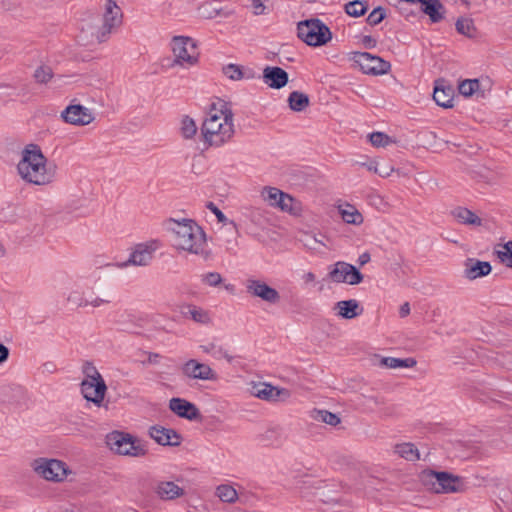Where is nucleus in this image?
<instances>
[{
  "instance_id": "1",
  "label": "nucleus",
  "mask_w": 512,
  "mask_h": 512,
  "mask_svg": "<svg viewBox=\"0 0 512 512\" xmlns=\"http://www.w3.org/2000/svg\"><path fill=\"white\" fill-rule=\"evenodd\" d=\"M17 171L25 182L45 186L54 182L56 165L48 163L38 145L30 144L22 151V157L17 164Z\"/></svg>"
},
{
  "instance_id": "2",
  "label": "nucleus",
  "mask_w": 512,
  "mask_h": 512,
  "mask_svg": "<svg viewBox=\"0 0 512 512\" xmlns=\"http://www.w3.org/2000/svg\"><path fill=\"white\" fill-rule=\"evenodd\" d=\"M203 141L209 146L220 147L234 135L233 112L224 103L220 109L213 107L201 126Z\"/></svg>"
},
{
  "instance_id": "3",
  "label": "nucleus",
  "mask_w": 512,
  "mask_h": 512,
  "mask_svg": "<svg viewBox=\"0 0 512 512\" xmlns=\"http://www.w3.org/2000/svg\"><path fill=\"white\" fill-rule=\"evenodd\" d=\"M170 222L173 224L171 230L174 233L177 249L199 255L205 260L210 258L211 252L206 249V234L194 220L183 219L177 221L170 219Z\"/></svg>"
},
{
  "instance_id": "4",
  "label": "nucleus",
  "mask_w": 512,
  "mask_h": 512,
  "mask_svg": "<svg viewBox=\"0 0 512 512\" xmlns=\"http://www.w3.org/2000/svg\"><path fill=\"white\" fill-rule=\"evenodd\" d=\"M419 480L428 491L435 494L463 493L467 489L463 477L445 471L423 470Z\"/></svg>"
},
{
  "instance_id": "5",
  "label": "nucleus",
  "mask_w": 512,
  "mask_h": 512,
  "mask_svg": "<svg viewBox=\"0 0 512 512\" xmlns=\"http://www.w3.org/2000/svg\"><path fill=\"white\" fill-rule=\"evenodd\" d=\"M30 466L37 477L54 484L64 483L74 474L66 462L56 458L39 457Z\"/></svg>"
},
{
  "instance_id": "6",
  "label": "nucleus",
  "mask_w": 512,
  "mask_h": 512,
  "mask_svg": "<svg viewBox=\"0 0 512 512\" xmlns=\"http://www.w3.org/2000/svg\"><path fill=\"white\" fill-rule=\"evenodd\" d=\"M171 48L174 56L172 66L189 68L198 63L197 44L191 37L174 36L171 41Z\"/></svg>"
},
{
  "instance_id": "7",
  "label": "nucleus",
  "mask_w": 512,
  "mask_h": 512,
  "mask_svg": "<svg viewBox=\"0 0 512 512\" xmlns=\"http://www.w3.org/2000/svg\"><path fill=\"white\" fill-rule=\"evenodd\" d=\"M297 35L310 46L326 44L332 37L329 28L319 19H308L298 23Z\"/></svg>"
},
{
  "instance_id": "8",
  "label": "nucleus",
  "mask_w": 512,
  "mask_h": 512,
  "mask_svg": "<svg viewBox=\"0 0 512 512\" xmlns=\"http://www.w3.org/2000/svg\"><path fill=\"white\" fill-rule=\"evenodd\" d=\"M110 449L119 455L142 457L147 453L145 445L128 433L112 432L107 436Z\"/></svg>"
},
{
  "instance_id": "9",
  "label": "nucleus",
  "mask_w": 512,
  "mask_h": 512,
  "mask_svg": "<svg viewBox=\"0 0 512 512\" xmlns=\"http://www.w3.org/2000/svg\"><path fill=\"white\" fill-rule=\"evenodd\" d=\"M122 21L123 12L116 1L105 0L102 6V25L95 33L97 41L99 43L106 41L109 35L121 26Z\"/></svg>"
},
{
  "instance_id": "10",
  "label": "nucleus",
  "mask_w": 512,
  "mask_h": 512,
  "mask_svg": "<svg viewBox=\"0 0 512 512\" xmlns=\"http://www.w3.org/2000/svg\"><path fill=\"white\" fill-rule=\"evenodd\" d=\"M160 246L161 243L159 240H150L145 243L136 244L126 261L117 264H107V266H115L118 268H125L130 265L147 266L153 260L154 253Z\"/></svg>"
},
{
  "instance_id": "11",
  "label": "nucleus",
  "mask_w": 512,
  "mask_h": 512,
  "mask_svg": "<svg viewBox=\"0 0 512 512\" xmlns=\"http://www.w3.org/2000/svg\"><path fill=\"white\" fill-rule=\"evenodd\" d=\"M351 59L365 74L383 75L391 69V64L388 61L368 52H354Z\"/></svg>"
},
{
  "instance_id": "12",
  "label": "nucleus",
  "mask_w": 512,
  "mask_h": 512,
  "mask_svg": "<svg viewBox=\"0 0 512 512\" xmlns=\"http://www.w3.org/2000/svg\"><path fill=\"white\" fill-rule=\"evenodd\" d=\"M328 277L336 283L357 285L363 281V274L352 264L339 261L329 271Z\"/></svg>"
},
{
  "instance_id": "13",
  "label": "nucleus",
  "mask_w": 512,
  "mask_h": 512,
  "mask_svg": "<svg viewBox=\"0 0 512 512\" xmlns=\"http://www.w3.org/2000/svg\"><path fill=\"white\" fill-rule=\"evenodd\" d=\"M249 393L256 398L266 401H285L291 396L288 389L279 388L265 382H251Z\"/></svg>"
},
{
  "instance_id": "14",
  "label": "nucleus",
  "mask_w": 512,
  "mask_h": 512,
  "mask_svg": "<svg viewBox=\"0 0 512 512\" xmlns=\"http://www.w3.org/2000/svg\"><path fill=\"white\" fill-rule=\"evenodd\" d=\"M80 389L81 394L86 401L91 402L98 408L102 407L107 393V385L104 379L95 381H82L80 384Z\"/></svg>"
},
{
  "instance_id": "15",
  "label": "nucleus",
  "mask_w": 512,
  "mask_h": 512,
  "mask_svg": "<svg viewBox=\"0 0 512 512\" xmlns=\"http://www.w3.org/2000/svg\"><path fill=\"white\" fill-rule=\"evenodd\" d=\"M247 293L268 303H277L280 300L279 292L267 285L264 281L249 278L245 282Z\"/></svg>"
},
{
  "instance_id": "16",
  "label": "nucleus",
  "mask_w": 512,
  "mask_h": 512,
  "mask_svg": "<svg viewBox=\"0 0 512 512\" xmlns=\"http://www.w3.org/2000/svg\"><path fill=\"white\" fill-rule=\"evenodd\" d=\"M61 118L69 124L76 126H85L94 120L90 109L80 105H69L61 112Z\"/></svg>"
},
{
  "instance_id": "17",
  "label": "nucleus",
  "mask_w": 512,
  "mask_h": 512,
  "mask_svg": "<svg viewBox=\"0 0 512 512\" xmlns=\"http://www.w3.org/2000/svg\"><path fill=\"white\" fill-rule=\"evenodd\" d=\"M261 195L270 206L277 207L282 211L292 209L293 198L276 187H264Z\"/></svg>"
},
{
  "instance_id": "18",
  "label": "nucleus",
  "mask_w": 512,
  "mask_h": 512,
  "mask_svg": "<svg viewBox=\"0 0 512 512\" xmlns=\"http://www.w3.org/2000/svg\"><path fill=\"white\" fill-rule=\"evenodd\" d=\"M169 408L178 417L190 421L196 420L200 416L199 409L196 405L182 398H172L169 401Z\"/></svg>"
},
{
  "instance_id": "19",
  "label": "nucleus",
  "mask_w": 512,
  "mask_h": 512,
  "mask_svg": "<svg viewBox=\"0 0 512 512\" xmlns=\"http://www.w3.org/2000/svg\"><path fill=\"white\" fill-rule=\"evenodd\" d=\"M263 82L272 89H281L288 83V73L277 66H267L263 70Z\"/></svg>"
},
{
  "instance_id": "20",
  "label": "nucleus",
  "mask_w": 512,
  "mask_h": 512,
  "mask_svg": "<svg viewBox=\"0 0 512 512\" xmlns=\"http://www.w3.org/2000/svg\"><path fill=\"white\" fill-rule=\"evenodd\" d=\"M149 435L160 445L178 446L181 443V437L175 430L162 426L151 427Z\"/></svg>"
},
{
  "instance_id": "21",
  "label": "nucleus",
  "mask_w": 512,
  "mask_h": 512,
  "mask_svg": "<svg viewBox=\"0 0 512 512\" xmlns=\"http://www.w3.org/2000/svg\"><path fill=\"white\" fill-rule=\"evenodd\" d=\"M186 375L193 379L201 380H216V374L207 364L200 363L196 360H191L186 363L184 367Z\"/></svg>"
},
{
  "instance_id": "22",
  "label": "nucleus",
  "mask_w": 512,
  "mask_h": 512,
  "mask_svg": "<svg viewBox=\"0 0 512 512\" xmlns=\"http://www.w3.org/2000/svg\"><path fill=\"white\" fill-rule=\"evenodd\" d=\"M158 498L171 501L183 497L185 490L173 481H160L155 487Z\"/></svg>"
},
{
  "instance_id": "23",
  "label": "nucleus",
  "mask_w": 512,
  "mask_h": 512,
  "mask_svg": "<svg viewBox=\"0 0 512 512\" xmlns=\"http://www.w3.org/2000/svg\"><path fill=\"white\" fill-rule=\"evenodd\" d=\"M198 14L203 19H213L217 16L228 18L234 14V11L230 9H224L219 6V1L212 0L202 3L198 7Z\"/></svg>"
},
{
  "instance_id": "24",
  "label": "nucleus",
  "mask_w": 512,
  "mask_h": 512,
  "mask_svg": "<svg viewBox=\"0 0 512 512\" xmlns=\"http://www.w3.org/2000/svg\"><path fill=\"white\" fill-rule=\"evenodd\" d=\"M492 266L487 261H480L469 258L465 262L464 275L469 280L487 276L491 273Z\"/></svg>"
},
{
  "instance_id": "25",
  "label": "nucleus",
  "mask_w": 512,
  "mask_h": 512,
  "mask_svg": "<svg viewBox=\"0 0 512 512\" xmlns=\"http://www.w3.org/2000/svg\"><path fill=\"white\" fill-rule=\"evenodd\" d=\"M334 309L337 310V315L343 319H354L363 312V308L355 299L339 301L335 304Z\"/></svg>"
},
{
  "instance_id": "26",
  "label": "nucleus",
  "mask_w": 512,
  "mask_h": 512,
  "mask_svg": "<svg viewBox=\"0 0 512 512\" xmlns=\"http://www.w3.org/2000/svg\"><path fill=\"white\" fill-rule=\"evenodd\" d=\"M421 10L429 16L431 22L438 23L444 18L445 9L440 0H419Z\"/></svg>"
},
{
  "instance_id": "27",
  "label": "nucleus",
  "mask_w": 512,
  "mask_h": 512,
  "mask_svg": "<svg viewBox=\"0 0 512 512\" xmlns=\"http://www.w3.org/2000/svg\"><path fill=\"white\" fill-rule=\"evenodd\" d=\"M451 214L460 224L469 226L482 225V219L468 208L456 207L452 210Z\"/></svg>"
},
{
  "instance_id": "28",
  "label": "nucleus",
  "mask_w": 512,
  "mask_h": 512,
  "mask_svg": "<svg viewBox=\"0 0 512 512\" xmlns=\"http://www.w3.org/2000/svg\"><path fill=\"white\" fill-rule=\"evenodd\" d=\"M480 178L489 185H497L507 178V172L504 167L496 166L494 168H483L479 173Z\"/></svg>"
},
{
  "instance_id": "29",
  "label": "nucleus",
  "mask_w": 512,
  "mask_h": 512,
  "mask_svg": "<svg viewBox=\"0 0 512 512\" xmlns=\"http://www.w3.org/2000/svg\"><path fill=\"white\" fill-rule=\"evenodd\" d=\"M222 72L233 81L255 78V73L251 69L243 70L242 66L232 63L223 66Z\"/></svg>"
},
{
  "instance_id": "30",
  "label": "nucleus",
  "mask_w": 512,
  "mask_h": 512,
  "mask_svg": "<svg viewBox=\"0 0 512 512\" xmlns=\"http://www.w3.org/2000/svg\"><path fill=\"white\" fill-rule=\"evenodd\" d=\"M454 90L452 87H440L438 85L434 88L433 99L437 105L443 108H451L453 106Z\"/></svg>"
},
{
  "instance_id": "31",
  "label": "nucleus",
  "mask_w": 512,
  "mask_h": 512,
  "mask_svg": "<svg viewBox=\"0 0 512 512\" xmlns=\"http://www.w3.org/2000/svg\"><path fill=\"white\" fill-rule=\"evenodd\" d=\"M310 418L316 422L325 423L330 426H337L340 424V417L325 409H313L310 411Z\"/></svg>"
},
{
  "instance_id": "32",
  "label": "nucleus",
  "mask_w": 512,
  "mask_h": 512,
  "mask_svg": "<svg viewBox=\"0 0 512 512\" xmlns=\"http://www.w3.org/2000/svg\"><path fill=\"white\" fill-rule=\"evenodd\" d=\"M339 213L347 224L360 225L363 223L362 214L351 204L340 205Z\"/></svg>"
},
{
  "instance_id": "33",
  "label": "nucleus",
  "mask_w": 512,
  "mask_h": 512,
  "mask_svg": "<svg viewBox=\"0 0 512 512\" xmlns=\"http://www.w3.org/2000/svg\"><path fill=\"white\" fill-rule=\"evenodd\" d=\"M380 366L390 368V369H399V368H412L416 365L417 361L412 358H395V357H383L378 360Z\"/></svg>"
},
{
  "instance_id": "34",
  "label": "nucleus",
  "mask_w": 512,
  "mask_h": 512,
  "mask_svg": "<svg viewBox=\"0 0 512 512\" xmlns=\"http://www.w3.org/2000/svg\"><path fill=\"white\" fill-rule=\"evenodd\" d=\"M309 97L303 92L293 91L288 97L289 108L296 112H301L309 106Z\"/></svg>"
},
{
  "instance_id": "35",
  "label": "nucleus",
  "mask_w": 512,
  "mask_h": 512,
  "mask_svg": "<svg viewBox=\"0 0 512 512\" xmlns=\"http://www.w3.org/2000/svg\"><path fill=\"white\" fill-rule=\"evenodd\" d=\"M215 495L225 503H235L238 500V492L231 484H221L215 489Z\"/></svg>"
},
{
  "instance_id": "36",
  "label": "nucleus",
  "mask_w": 512,
  "mask_h": 512,
  "mask_svg": "<svg viewBox=\"0 0 512 512\" xmlns=\"http://www.w3.org/2000/svg\"><path fill=\"white\" fill-rule=\"evenodd\" d=\"M394 453L408 461L419 460L418 449L412 443H400L394 446Z\"/></svg>"
},
{
  "instance_id": "37",
  "label": "nucleus",
  "mask_w": 512,
  "mask_h": 512,
  "mask_svg": "<svg viewBox=\"0 0 512 512\" xmlns=\"http://www.w3.org/2000/svg\"><path fill=\"white\" fill-rule=\"evenodd\" d=\"M182 314L185 316H190L195 322L201 324H207L210 322L209 313L195 305H187L182 310Z\"/></svg>"
},
{
  "instance_id": "38",
  "label": "nucleus",
  "mask_w": 512,
  "mask_h": 512,
  "mask_svg": "<svg viewBox=\"0 0 512 512\" xmlns=\"http://www.w3.org/2000/svg\"><path fill=\"white\" fill-rule=\"evenodd\" d=\"M344 10L351 17H360L367 12L368 4L365 1L353 0L345 4Z\"/></svg>"
},
{
  "instance_id": "39",
  "label": "nucleus",
  "mask_w": 512,
  "mask_h": 512,
  "mask_svg": "<svg viewBox=\"0 0 512 512\" xmlns=\"http://www.w3.org/2000/svg\"><path fill=\"white\" fill-rule=\"evenodd\" d=\"M455 26L458 33L463 34L469 38L475 36L476 29L472 19L461 17L456 21Z\"/></svg>"
},
{
  "instance_id": "40",
  "label": "nucleus",
  "mask_w": 512,
  "mask_h": 512,
  "mask_svg": "<svg viewBox=\"0 0 512 512\" xmlns=\"http://www.w3.org/2000/svg\"><path fill=\"white\" fill-rule=\"evenodd\" d=\"M141 318L137 317L133 313H124L120 316V319L117 321L119 327L124 331H130L135 327L140 326L139 322Z\"/></svg>"
},
{
  "instance_id": "41",
  "label": "nucleus",
  "mask_w": 512,
  "mask_h": 512,
  "mask_svg": "<svg viewBox=\"0 0 512 512\" xmlns=\"http://www.w3.org/2000/svg\"><path fill=\"white\" fill-rule=\"evenodd\" d=\"M197 130V125L191 117L184 116L182 118L180 131L183 138L192 139L196 135Z\"/></svg>"
},
{
  "instance_id": "42",
  "label": "nucleus",
  "mask_w": 512,
  "mask_h": 512,
  "mask_svg": "<svg viewBox=\"0 0 512 512\" xmlns=\"http://www.w3.org/2000/svg\"><path fill=\"white\" fill-rule=\"evenodd\" d=\"M479 87L480 82L478 79H466L459 84L458 90L461 95L469 97L474 94Z\"/></svg>"
},
{
  "instance_id": "43",
  "label": "nucleus",
  "mask_w": 512,
  "mask_h": 512,
  "mask_svg": "<svg viewBox=\"0 0 512 512\" xmlns=\"http://www.w3.org/2000/svg\"><path fill=\"white\" fill-rule=\"evenodd\" d=\"M497 258L508 268H512V241H508L503 245L502 250H497Z\"/></svg>"
},
{
  "instance_id": "44",
  "label": "nucleus",
  "mask_w": 512,
  "mask_h": 512,
  "mask_svg": "<svg viewBox=\"0 0 512 512\" xmlns=\"http://www.w3.org/2000/svg\"><path fill=\"white\" fill-rule=\"evenodd\" d=\"M34 79L39 84H46L53 77L52 68L48 65H40L34 71Z\"/></svg>"
},
{
  "instance_id": "45",
  "label": "nucleus",
  "mask_w": 512,
  "mask_h": 512,
  "mask_svg": "<svg viewBox=\"0 0 512 512\" xmlns=\"http://www.w3.org/2000/svg\"><path fill=\"white\" fill-rule=\"evenodd\" d=\"M112 303V297L107 296L106 298L102 297H94L92 299H80L79 303H75L78 307H87L92 306L94 308H98L103 305H109Z\"/></svg>"
},
{
  "instance_id": "46",
  "label": "nucleus",
  "mask_w": 512,
  "mask_h": 512,
  "mask_svg": "<svg viewBox=\"0 0 512 512\" xmlns=\"http://www.w3.org/2000/svg\"><path fill=\"white\" fill-rule=\"evenodd\" d=\"M82 372L84 374V378L82 381H95L103 379L100 372L92 363H84L82 366Z\"/></svg>"
},
{
  "instance_id": "47",
  "label": "nucleus",
  "mask_w": 512,
  "mask_h": 512,
  "mask_svg": "<svg viewBox=\"0 0 512 512\" xmlns=\"http://www.w3.org/2000/svg\"><path fill=\"white\" fill-rule=\"evenodd\" d=\"M368 137L374 147H385L392 143L391 138L383 132H373Z\"/></svg>"
},
{
  "instance_id": "48",
  "label": "nucleus",
  "mask_w": 512,
  "mask_h": 512,
  "mask_svg": "<svg viewBox=\"0 0 512 512\" xmlns=\"http://www.w3.org/2000/svg\"><path fill=\"white\" fill-rule=\"evenodd\" d=\"M386 17V10L385 8L378 6L375 9L370 12L368 15L366 21L369 25L375 26L381 23Z\"/></svg>"
},
{
  "instance_id": "49",
  "label": "nucleus",
  "mask_w": 512,
  "mask_h": 512,
  "mask_svg": "<svg viewBox=\"0 0 512 512\" xmlns=\"http://www.w3.org/2000/svg\"><path fill=\"white\" fill-rule=\"evenodd\" d=\"M201 277L202 282L210 287H217L223 281L221 274L218 272H208Z\"/></svg>"
},
{
  "instance_id": "50",
  "label": "nucleus",
  "mask_w": 512,
  "mask_h": 512,
  "mask_svg": "<svg viewBox=\"0 0 512 512\" xmlns=\"http://www.w3.org/2000/svg\"><path fill=\"white\" fill-rule=\"evenodd\" d=\"M206 207L216 216L219 222L226 223L228 221L225 214L213 202H207Z\"/></svg>"
},
{
  "instance_id": "51",
  "label": "nucleus",
  "mask_w": 512,
  "mask_h": 512,
  "mask_svg": "<svg viewBox=\"0 0 512 512\" xmlns=\"http://www.w3.org/2000/svg\"><path fill=\"white\" fill-rule=\"evenodd\" d=\"M362 165H364L369 171L374 172V173L380 175L381 177L389 176V171L382 172L379 168V164L376 161H371L369 163H363Z\"/></svg>"
},
{
  "instance_id": "52",
  "label": "nucleus",
  "mask_w": 512,
  "mask_h": 512,
  "mask_svg": "<svg viewBox=\"0 0 512 512\" xmlns=\"http://www.w3.org/2000/svg\"><path fill=\"white\" fill-rule=\"evenodd\" d=\"M362 44L365 46V48L372 49L376 47L377 41L372 36L365 35L362 38Z\"/></svg>"
},
{
  "instance_id": "53",
  "label": "nucleus",
  "mask_w": 512,
  "mask_h": 512,
  "mask_svg": "<svg viewBox=\"0 0 512 512\" xmlns=\"http://www.w3.org/2000/svg\"><path fill=\"white\" fill-rule=\"evenodd\" d=\"M201 347L203 349V352H211L214 350L219 351V352L222 351V346H220L216 342H210L207 345H202Z\"/></svg>"
},
{
  "instance_id": "54",
  "label": "nucleus",
  "mask_w": 512,
  "mask_h": 512,
  "mask_svg": "<svg viewBox=\"0 0 512 512\" xmlns=\"http://www.w3.org/2000/svg\"><path fill=\"white\" fill-rule=\"evenodd\" d=\"M252 7L255 9V14H261L265 9L261 0H252Z\"/></svg>"
},
{
  "instance_id": "55",
  "label": "nucleus",
  "mask_w": 512,
  "mask_h": 512,
  "mask_svg": "<svg viewBox=\"0 0 512 512\" xmlns=\"http://www.w3.org/2000/svg\"><path fill=\"white\" fill-rule=\"evenodd\" d=\"M409 313H410V305L408 302H405L404 304H402L400 306L399 315H400V317L404 318V317L408 316Z\"/></svg>"
},
{
  "instance_id": "56",
  "label": "nucleus",
  "mask_w": 512,
  "mask_h": 512,
  "mask_svg": "<svg viewBox=\"0 0 512 512\" xmlns=\"http://www.w3.org/2000/svg\"><path fill=\"white\" fill-rule=\"evenodd\" d=\"M370 261V254L368 252L362 253L358 258V263L360 266L367 264Z\"/></svg>"
},
{
  "instance_id": "57",
  "label": "nucleus",
  "mask_w": 512,
  "mask_h": 512,
  "mask_svg": "<svg viewBox=\"0 0 512 512\" xmlns=\"http://www.w3.org/2000/svg\"><path fill=\"white\" fill-rule=\"evenodd\" d=\"M315 279V274L312 272H307L303 275V280L306 284L314 282Z\"/></svg>"
},
{
  "instance_id": "58",
  "label": "nucleus",
  "mask_w": 512,
  "mask_h": 512,
  "mask_svg": "<svg viewBox=\"0 0 512 512\" xmlns=\"http://www.w3.org/2000/svg\"><path fill=\"white\" fill-rule=\"evenodd\" d=\"M9 354H0V364L4 363L8 359Z\"/></svg>"
},
{
  "instance_id": "59",
  "label": "nucleus",
  "mask_w": 512,
  "mask_h": 512,
  "mask_svg": "<svg viewBox=\"0 0 512 512\" xmlns=\"http://www.w3.org/2000/svg\"><path fill=\"white\" fill-rule=\"evenodd\" d=\"M0 352H9V348L0 343Z\"/></svg>"
},
{
  "instance_id": "60",
  "label": "nucleus",
  "mask_w": 512,
  "mask_h": 512,
  "mask_svg": "<svg viewBox=\"0 0 512 512\" xmlns=\"http://www.w3.org/2000/svg\"><path fill=\"white\" fill-rule=\"evenodd\" d=\"M225 289L232 292V291H234V285L227 284V285H225Z\"/></svg>"
},
{
  "instance_id": "61",
  "label": "nucleus",
  "mask_w": 512,
  "mask_h": 512,
  "mask_svg": "<svg viewBox=\"0 0 512 512\" xmlns=\"http://www.w3.org/2000/svg\"><path fill=\"white\" fill-rule=\"evenodd\" d=\"M46 370L49 371V372L53 371L54 370V365H52V364H50L49 366L46 365Z\"/></svg>"
},
{
  "instance_id": "62",
  "label": "nucleus",
  "mask_w": 512,
  "mask_h": 512,
  "mask_svg": "<svg viewBox=\"0 0 512 512\" xmlns=\"http://www.w3.org/2000/svg\"><path fill=\"white\" fill-rule=\"evenodd\" d=\"M380 170L382 172H385V171H389V174L391 173V171L393 170L392 168H389V167H386V168H380Z\"/></svg>"
},
{
  "instance_id": "63",
  "label": "nucleus",
  "mask_w": 512,
  "mask_h": 512,
  "mask_svg": "<svg viewBox=\"0 0 512 512\" xmlns=\"http://www.w3.org/2000/svg\"><path fill=\"white\" fill-rule=\"evenodd\" d=\"M227 361L228 362H232L233 361V357L232 356L227 357Z\"/></svg>"
}]
</instances>
